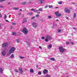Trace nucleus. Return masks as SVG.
Here are the masks:
<instances>
[{
	"mask_svg": "<svg viewBox=\"0 0 77 77\" xmlns=\"http://www.w3.org/2000/svg\"><path fill=\"white\" fill-rule=\"evenodd\" d=\"M33 14V13H32V12H30L29 13V14L30 15H32V14Z\"/></svg>",
	"mask_w": 77,
	"mask_h": 77,
	"instance_id": "ea45409f",
	"label": "nucleus"
},
{
	"mask_svg": "<svg viewBox=\"0 0 77 77\" xmlns=\"http://www.w3.org/2000/svg\"><path fill=\"white\" fill-rule=\"evenodd\" d=\"M42 39H45V37L44 36L42 37Z\"/></svg>",
	"mask_w": 77,
	"mask_h": 77,
	"instance_id": "c9c22d12",
	"label": "nucleus"
},
{
	"mask_svg": "<svg viewBox=\"0 0 77 77\" xmlns=\"http://www.w3.org/2000/svg\"><path fill=\"white\" fill-rule=\"evenodd\" d=\"M55 14L56 15V16H57L58 17H60V16H62V14H60L59 12V11H57L55 13Z\"/></svg>",
	"mask_w": 77,
	"mask_h": 77,
	"instance_id": "39448f33",
	"label": "nucleus"
},
{
	"mask_svg": "<svg viewBox=\"0 0 77 77\" xmlns=\"http://www.w3.org/2000/svg\"><path fill=\"white\" fill-rule=\"evenodd\" d=\"M17 43H19V42H20V41L19 40H17Z\"/></svg>",
	"mask_w": 77,
	"mask_h": 77,
	"instance_id": "e433bc0d",
	"label": "nucleus"
},
{
	"mask_svg": "<svg viewBox=\"0 0 77 77\" xmlns=\"http://www.w3.org/2000/svg\"><path fill=\"white\" fill-rule=\"evenodd\" d=\"M12 34L13 35H16L17 33L16 32H13Z\"/></svg>",
	"mask_w": 77,
	"mask_h": 77,
	"instance_id": "412c9836",
	"label": "nucleus"
},
{
	"mask_svg": "<svg viewBox=\"0 0 77 77\" xmlns=\"http://www.w3.org/2000/svg\"><path fill=\"white\" fill-rule=\"evenodd\" d=\"M9 4H11V2H9L8 3V5H9Z\"/></svg>",
	"mask_w": 77,
	"mask_h": 77,
	"instance_id": "bf43d9fd",
	"label": "nucleus"
},
{
	"mask_svg": "<svg viewBox=\"0 0 77 77\" xmlns=\"http://www.w3.org/2000/svg\"><path fill=\"white\" fill-rule=\"evenodd\" d=\"M4 50H7V49H6V48H4Z\"/></svg>",
	"mask_w": 77,
	"mask_h": 77,
	"instance_id": "e2e57ef3",
	"label": "nucleus"
},
{
	"mask_svg": "<svg viewBox=\"0 0 77 77\" xmlns=\"http://www.w3.org/2000/svg\"><path fill=\"white\" fill-rule=\"evenodd\" d=\"M45 37L46 38H47V39H50L51 40V39L52 38H51V36H50L49 35H46L45 36Z\"/></svg>",
	"mask_w": 77,
	"mask_h": 77,
	"instance_id": "6e6552de",
	"label": "nucleus"
},
{
	"mask_svg": "<svg viewBox=\"0 0 77 77\" xmlns=\"http://www.w3.org/2000/svg\"><path fill=\"white\" fill-rule=\"evenodd\" d=\"M58 3L59 5H61L62 4V2H58Z\"/></svg>",
	"mask_w": 77,
	"mask_h": 77,
	"instance_id": "c756f323",
	"label": "nucleus"
},
{
	"mask_svg": "<svg viewBox=\"0 0 77 77\" xmlns=\"http://www.w3.org/2000/svg\"><path fill=\"white\" fill-rule=\"evenodd\" d=\"M48 72V70L47 69H45L43 71V73L44 74H46Z\"/></svg>",
	"mask_w": 77,
	"mask_h": 77,
	"instance_id": "1a4fd4ad",
	"label": "nucleus"
},
{
	"mask_svg": "<svg viewBox=\"0 0 77 77\" xmlns=\"http://www.w3.org/2000/svg\"><path fill=\"white\" fill-rule=\"evenodd\" d=\"M73 29L75 30V29H76V28H75V27H73Z\"/></svg>",
	"mask_w": 77,
	"mask_h": 77,
	"instance_id": "864d4df0",
	"label": "nucleus"
},
{
	"mask_svg": "<svg viewBox=\"0 0 77 77\" xmlns=\"http://www.w3.org/2000/svg\"><path fill=\"white\" fill-rule=\"evenodd\" d=\"M39 17V14H37L35 16V17L36 18H37V17Z\"/></svg>",
	"mask_w": 77,
	"mask_h": 77,
	"instance_id": "7c9ffc66",
	"label": "nucleus"
},
{
	"mask_svg": "<svg viewBox=\"0 0 77 77\" xmlns=\"http://www.w3.org/2000/svg\"><path fill=\"white\" fill-rule=\"evenodd\" d=\"M18 70L20 72L21 74L23 72V69H22L21 68L19 69Z\"/></svg>",
	"mask_w": 77,
	"mask_h": 77,
	"instance_id": "9b49d317",
	"label": "nucleus"
},
{
	"mask_svg": "<svg viewBox=\"0 0 77 77\" xmlns=\"http://www.w3.org/2000/svg\"><path fill=\"white\" fill-rule=\"evenodd\" d=\"M5 21H6V22H8V23H9V21L8 20H6Z\"/></svg>",
	"mask_w": 77,
	"mask_h": 77,
	"instance_id": "a18cd8bd",
	"label": "nucleus"
},
{
	"mask_svg": "<svg viewBox=\"0 0 77 77\" xmlns=\"http://www.w3.org/2000/svg\"><path fill=\"white\" fill-rule=\"evenodd\" d=\"M15 71L16 72H18V70L16 69Z\"/></svg>",
	"mask_w": 77,
	"mask_h": 77,
	"instance_id": "473e14b6",
	"label": "nucleus"
},
{
	"mask_svg": "<svg viewBox=\"0 0 77 77\" xmlns=\"http://www.w3.org/2000/svg\"><path fill=\"white\" fill-rule=\"evenodd\" d=\"M7 46H8V43H5L2 45V47L4 48L7 47Z\"/></svg>",
	"mask_w": 77,
	"mask_h": 77,
	"instance_id": "423d86ee",
	"label": "nucleus"
},
{
	"mask_svg": "<svg viewBox=\"0 0 77 77\" xmlns=\"http://www.w3.org/2000/svg\"><path fill=\"white\" fill-rule=\"evenodd\" d=\"M2 55L3 56H5V55H6V52L5 51H3L2 52Z\"/></svg>",
	"mask_w": 77,
	"mask_h": 77,
	"instance_id": "9d476101",
	"label": "nucleus"
},
{
	"mask_svg": "<svg viewBox=\"0 0 77 77\" xmlns=\"http://www.w3.org/2000/svg\"><path fill=\"white\" fill-rule=\"evenodd\" d=\"M70 9H72V7H71L70 8Z\"/></svg>",
	"mask_w": 77,
	"mask_h": 77,
	"instance_id": "6e6d98bb",
	"label": "nucleus"
},
{
	"mask_svg": "<svg viewBox=\"0 0 77 77\" xmlns=\"http://www.w3.org/2000/svg\"><path fill=\"white\" fill-rule=\"evenodd\" d=\"M1 14H1V13H0V15H1Z\"/></svg>",
	"mask_w": 77,
	"mask_h": 77,
	"instance_id": "338daca9",
	"label": "nucleus"
},
{
	"mask_svg": "<svg viewBox=\"0 0 77 77\" xmlns=\"http://www.w3.org/2000/svg\"><path fill=\"white\" fill-rule=\"evenodd\" d=\"M32 3V1H29L28 2V4H30V3Z\"/></svg>",
	"mask_w": 77,
	"mask_h": 77,
	"instance_id": "72a5a7b5",
	"label": "nucleus"
},
{
	"mask_svg": "<svg viewBox=\"0 0 77 77\" xmlns=\"http://www.w3.org/2000/svg\"><path fill=\"white\" fill-rule=\"evenodd\" d=\"M76 17V13H74V16L73 17V18H75Z\"/></svg>",
	"mask_w": 77,
	"mask_h": 77,
	"instance_id": "bb28decb",
	"label": "nucleus"
},
{
	"mask_svg": "<svg viewBox=\"0 0 77 77\" xmlns=\"http://www.w3.org/2000/svg\"><path fill=\"white\" fill-rule=\"evenodd\" d=\"M38 74H40V75H41V74H42V73L40 71L38 72Z\"/></svg>",
	"mask_w": 77,
	"mask_h": 77,
	"instance_id": "cd10ccee",
	"label": "nucleus"
},
{
	"mask_svg": "<svg viewBox=\"0 0 77 77\" xmlns=\"http://www.w3.org/2000/svg\"><path fill=\"white\" fill-rule=\"evenodd\" d=\"M66 44L67 45H69V43L68 42H66Z\"/></svg>",
	"mask_w": 77,
	"mask_h": 77,
	"instance_id": "aec40b11",
	"label": "nucleus"
},
{
	"mask_svg": "<svg viewBox=\"0 0 77 77\" xmlns=\"http://www.w3.org/2000/svg\"><path fill=\"white\" fill-rule=\"evenodd\" d=\"M0 18H2V14L0 15Z\"/></svg>",
	"mask_w": 77,
	"mask_h": 77,
	"instance_id": "052dcab7",
	"label": "nucleus"
},
{
	"mask_svg": "<svg viewBox=\"0 0 77 77\" xmlns=\"http://www.w3.org/2000/svg\"><path fill=\"white\" fill-rule=\"evenodd\" d=\"M0 8H3V6H2V5H0Z\"/></svg>",
	"mask_w": 77,
	"mask_h": 77,
	"instance_id": "de8ad7c7",
	"label": "nucleus"
},
{
	"mask_svg": "<svg viewBox=\"0 0 77 77\" xmlns=\"http://www.w3.org/2000/svg\"><path fill=\"white\" fill-rule=\"evenodd\" d=\"M71 44H72V45H73V44H74V43L73 42H71Z\"/></svg>",
	"mask_w": 77,
	"mask_h": 77,
	"instance_id": "37998d69",
	"label": "nucleus"
},
{
	"mask_svg": "<svg viewBox=\"0 0 77 77\" xmlns=\"http://www.w3.org/2000/svg\"><path fill=\"white\" fill-rule=\"evenodd\" d=\"M2 28V26H1V24L0 23V29Z\"/></svg>",
	"mask_w": 77,
	"mask_h": 77,
	"instance_id": "4d7b16f0",
	"label": "nucleus"
},
{
	"mask_svg": "<svg viewBox=\"0 0 77 77\" xmlns=\"http://www.w3.org/2000/svg\"><path fill=\"white\" fill-rule=\"evenodd\" d=\"M14 54H12L10 57L11 58H14Z\"/></svg>",
	"mask_w": 77,
	"mask_h": 77,
	"instance_id": "ddd939ff",
	"label": "nucleus"
},
{
	"mask_svg": "<svg viewBox=\"0 0 77 77\" xmlns=\"http://www.w3.org/2000/svg\"><path fill=\"white\" fill-rule=\"evenodd\" d=\"M53 5H49V8H53Z\"/></svg>",
	"mask_w": 77,
	"mask_h": 77,
	"instance_id": "a878e982",
	"label": "nucleus"
},
{
	"mask_svg": "<svg viewBox=\"0 0 77 77\" xmlns=\"http://www.w3.org/2000/svg\"><path fill=\"white\" fill-rule=\"evenodd\" d=\"M45 42H48V39L47 38H45Z\"/></svg>",
	"mask_w": 77,
	"mask_h": 77,
	"instance_id": "b1692460",
	"label": "nucleus"
},
{
	"mask_svg": "<svg viewBox=\"0 0 77 77\" xmlns=\"http://www.w3.org/2000/svg\"><path fill=\"white\" fill-rule=\"evenodd\" d=\"M60 32H61V30L60 29H59L58 30V33H60Z\"/></svg>",
	"mask_w": 77,
	"mask_h": 77,
	"instance_id": "58836bf2",
	"label": "nucleus"
},
{
	"mask_svg": "<svg viewBox=\"0 0 77 77\" xmlns=\"http://www.w3.org/2000/svg\"><path fill=\"white\" fill-rule=\"evenodd\" d=\"M39 48H42V47H41V46H40V47H39Z\"/></svg>",
	"mask_w": 77,
	"mask_h": 77,
	"instance_id": "13d9d810",
	"label": "nucleus"
},
{
	"mask_svg": "<svg viewBox=\"0 0 77 77\" xmlns=\"http://www.w3.org/2000/svg\"><path fill=\"white\" fill-rule=\"evenodd\" d=\"M58 49L60 50V53H63V52H65V51H66L65 49H63V48L62 46L59 47Z\"/></svg>",
	"mask_w": 77,
	"mask_h": 77,
	"instance_id": "f257e3e1",
	"label": "nucleus"
},
{
	"mask_svg": "<svg viewBox=\"0 0 77 77\" xmlns=\"http://www.w3.org/2000/svg\"><path fill=\"white\" fill-rule=\"evenodd\" d=\"M37 13H38V14H40V12H38Z\"/></svg>",
	"mask_w": 77,
	"mask_h": 77,
	"instance_id": "603ef678",
	"label": "nucleus"
},
{
	"mask_svg": "<svg viewBox=\"0 0 77 77\" xmlns=\"http://www.w3.org/2000/svg\"><path fill=\"white\" fill-rule=\"evenodd\" d=\"M43 9H42L41 8H40L38 9V11H43Z\"/></svg>",
	"mask_w": 77,
	"mask_h": 77,
	"instance_id": "393cba45",
	"label": "nucleus"
},
{
	"mask_svg": "<svg viewBox=\"0 0 77 77\" xmlns=\"http://www.w3.org/2000/svg\"><path fill=\"white\" fill-rule=\"evenodd\" d=\"M26 4H27V2H24L22 3V4L23 5H26Z\"/></svg>",
	"mask_w": 77,
	"mask_h": 77,
	"instance_id": "2eb2a0df",
	"label": "nucleus"
},
{
	"mask_svg": "<svg viewBox=\"0 0 77 77\" xmlns=\"http://www.w3.org/2000/svg\"><path fill=\"white\" fill-rule=\"evenodd\" d=\"M0 11H1V9H0Z\"/></svg>",
	"mask_w": 77,
	"mask_h": 77,
	"instance_id": "774afa93",
	"label": "nucleus"
},
{
	"mask_svg": "<svg viewBox=\"0 0 77 77\" xmlns=\"http://www.w3.org/2000/svg\"><path fill=\"white\" fill-rule=\"evenodd\" d=\"M64 11L66 13H67V14H69L70 13V10H69L67 8H64Z\"/></svg>",
	"mask_w": 77,
	"mask_h": 77,
	"instance_id": "20e7f679",
	"label": "nucleus"
},
{
	"mask_svg": "<svg viewBox=\"0 0 77 77\" xmlns=\"http://www.w3.org/2000/svg\"><path fill=\"white\" fill-rule=\"evenodd\" d=\"M45 77H50V75H45Z\"/></svg>",
	"mask_w": 77,
	"mask_h": 77,
	"instance_id": "a211bd4d",
	"label": "nucleus"
},
{
	"mask_svg": "<svg viewBox=\"0 0 77 77\" xmlns=\"http://www.w3.org/2000/svg\"><path fill=\"white\" fill-rule=\"evenodd\" d=\"M5 0H0V2H4Z\"/></svg>",
	"mask_w": 77,
	"mask_h": 77,
	"instance_id": "4c0bfd02",
	"label": "nucleus"
},
{
	"mask_svg": "<svg viewBox=\"0 0 77 77\" xmlns=\"http://www.w3.org/2000/svg\"><path fill=\"white\" fill-rule=\"evenodd\" d=\"M6 18H7V16H6V15H5L4 16V19H6Z\"/></svg>",
	"mask_w": 77,
	"mask_h": 77,
	"instance_id": "5701e85b",
	"label": "nucleus"
},
{
	"mask_svg": "<svg viewBox=\"0 0 77 77\" xmlns=\"http://www.w3.org/2000/svg\"><path fill=\"white\" fill-rule=\"evenodd\" d=\"M48 18H50V19L51 18V16H48Z\"/></svg>",
	"mask_w": 77,
	"mask_h": 77,
	"instance_id": "79ce46f5",
	"label": "nucleus"
},
{
	"mask_svg": "<svg viewBox=\"0 0 77 77\" xmlns=\"http://www.w3.org/2000/svg\"><path fill=\"white\" fill-rule=\"evenodd\" d=\"M22 32L23 33H24L25 35H27L28 33V30L27 29V28L26 27H24V29H23Z\"/></svg>",
	"mask_w": 77,
	"mask_h": 77,
	"instance_id": "f03ea898",
	"label": "nucleus"
},
{
	"mask_svg": "<svg viewBox=\"0 0 77 77\" xmlns=\"http://www.w3.org/2000/svg\"><path fill=\"white\" fill-rule=\"evenodd\" d=\"M21 13H19L18 14V15H21Z\"/></svg>",
	"mask_w": 77,
	"mask_h": 77,
	"instance_id": "09e8293b",
	"label": "nucleus"
},
{
	"mask_svg": "<svg viewBox=\"0 0 77 77\" xmlns=\"http://www.w3.org/2000/svg\"><path fill=\"white\" fill-rule=\"evenodd\" d=\"M56 21H59V20L58 19H57L56 20Z\"/></svg>",
	"mask_w": 77,
	"mask_h": 77,
	"instance_id": "0e129e2a",
	"label": "nucleus"
},
{
	"mask_svg": "<svg viewBox=\"0 0 77 77\" xmlns=\"http://www.w3.org/2000/svg\"><path fill=\"white\" fill-rule=\"evenodd\" d=\"M55 9H57L58 8H59V7H55Z\"/></svg>",
	"mask_w": 77,
	"mask_h": 77,
	"instance_id": "3c124183",
	"label": "nucleus"
},
{
	"mask_svg": "<svg viewBox=\"0 0 77 77\" xmlns=\"http://www.w3.org/2000/svg\"><path fill=\"white\" fill-rule=\"evenodd\" d=\"M23 21L22 22V23H26V21H27V20H26V18H24L23 19Z\"/></svg>",
	"mask_w": 77,
	"mask_h": 77,
	"instance_id": "f8f14e48",
	"label": "nucleus"
},
{
	"mask_svg": "<svg viewBox=\"0 0 77 77\" xmlns=\"http://www.w3.org/2000/svg\"><path fill=\"white\" fill-rule=\"evenodd\" d=\"M32 26L34 28H36V27H37V26H38V25H37V23H36L33 22L32 23Z\"/></svg>",
	"mask_w": 77,
	"mask_h": 77,
	"instance_id": "0eeeda50",
	"label": "nucleus"
},
{
	"mask_svg": "<svg viewBox=\"0 0 77 77\" xmlns=\"http://www.w3.org/2000/svg\"><path fill=\"white\" fill-rule=\"evenodd\" d=\"M72 4H73V5H75V3H74V2H72Z\"/></svg>",
	"mask_w": 77,
	"mask_h": 77,
	"instance_id": "5fc2aeb1",
	"label": "nucleus"
},
{
	"mask_svg": "<svg viewBox=\"0 0 77 77\" xmlns=\"http://www.w3.org/2000/svg\"><path fill=\"white\" fill-rule=\"evenodd\" d=\"M52 47V45H49L48 46V48H51Z\"/></svg>",
	"mask_w": 77,
	"mask_h": 77,
	"instance_id": "f3484780",
	"label": "nucleus"
},
{
	"mask_svg": "<svg viewBox=\"0 0 77 77\" xmlns=\"http://www.w3.org/2000/svg\"><path fill=\"white\" fill-rule=\"evenodd\" d=\"M15 10H18V8H15Z\"/></svg>",
	"mask_w": 77,
	"mask_h": 77,
	"instance_id": "49530a36",
	"label": "nucleus"
},
{
	"mask_svg": "<svg viewBox=\"0 0 77 77\" xmlns=\"http://www.w3.org/2000/svg\"><path fill=\"white\" fill-rule=\"evenodd\" d=\"M30 72H33V69H31L30 70Z\"/></svg>",
	"mask_w": 77,
	"mask_h": 77,
	"instance_id": "6ab92c4d",
	"label": "nucleus"
},
{
	"mask_svg": "<svg viewBox=\"0 0 77 77\" xmlns=\"http://www.w3.org/2000/svg\"><path fill=\"white\" fill-rule=\"evenodd\" d=\"M3 71V69L2 68H0V72H1V73H2Z\"/></svg>",
	"mask_w": 77,
	"mask_h": 77,
	"instance_id": "4468645a",
	"label": "nucleus"
},
{
	"mask_svg": "<svg viewBox=\"0 0 77 77\" xmlns=\"http://www.w3.org/2000/svg\"><path fill=\"white\" fill-rule=\"evenodd\" d=\"M39 2V3L40 4H42V1H40Z\"/></svg>",
	"mask_w": 77,
	"mask_h": 77,
	"instance_id": "c85d7f7f",
	"label": "nucleus"
},
{
	"mask_svg": "<svg viewBox=\"0 0 77 77\" xmlns=\"http://www.w3.org/2000/svg\"><path fill=\"white\" fill-rule=\"evenodd\" d=\"M50 60H53V61H54V60H55L54 58H51Z\"/></svg>",
	"mask_w": 77,
	"mask_h": 77,
	"instance_id": "dca6fc26",
	"label": "nucleus"
},
{
	"mask_svg": "<svg viewBox=\"0 0 77 77\" xmlns=\"http://www.w3.org/2000/svg\"><path fill=\"white\" fill-rule=\"evenodd\" d=\"M35 18V17L34 16L33 17H32L31 18V19H34V18Z\"/></svg>",
	"mask_w": 77,
	"mask_h": 77,
	"instance_id": "a19ab883",
	"label": "nucleus"
},
{
	"mask_svg": "<svg viewBox=\"0 0 77 77\" xmlns=\"http://www.w3.org/2000/svg\"><path fill=\"white\" fill-rule=\"evenodd\" d=\"M20 11H22V9H20Z\"/></svg>",
	"mask_w": 77,
	"mask_h": 77,
	"instance_id": "680f3d73",
	"label": "nucleus"
},
{
	"mask_svg": "<svg viewBox=\"0 0 77 77\" xmlns=\"http://www.w3.org/2000/svg\"><path fill=\"white\" fill-rule=\"evenodd\" d=\"M38 10H34V12H38Z\"/></svg>",
	"mask_w": 77,
	"mask_h": 77,
	"instance_id": "2f4dec72",
	"label": "nucleus"
},
{
	"mask_svg": "<svg viewBox=\"0 0 77 77\" xmlns=\"http://www.w3.org/2000/svg\"><path fill=\"white\" fill-rule=\"evenodd\" d=\"M45 8H48V5H46L45 6Z\"/></svg>",
	"mask_w": 77,
	"mask_h": 77,
	"instance_id": "8fccbe9b",
	"label": "nucleus"
},
{
	"mask_svg": "<svg viewBox=\"0 0 77 77\" xmlns=\"http://www.w3.org/2000/svg\"><path fill=\"white\" fill-rule=\"evenodd\" d=\"M12 25H16V24H17V23H13L12 24Z\"/></svg>",
	"mask_w": 77,
	"mask_h": 77,
	"instance_id": "f704fd0d",
	"label": "nucleus"
},
{
	"mask_svg": "<svg viewBox=\"0 0 77 77\" xmlns=\"http://www.w3.org/2000/svg\"><path fill=\"white\" fill-rule=\"evenodd\" d=\"M31 11H34V9H33V8H32L31 9Z\"/></svg>",
	"mask_w": 77,
	"mask_h": 77,
	"instance_id": "c03bdc74",
	"label": "nucleus"
},
{
	"mask_svg": "<svg viewBox=\"0 0 77 77\" xmlns=\"http://www.w3.org/2000/svg\"><path fill=\"white\" fill-rule=\"evenodd\" d=\"M19 57L20 58V59H24L25 57H21V56H20Z\"/></svg>",
	"mask_w": 77,
	"mask_h": 77,
	"instance_id": "4be33fe9",
	"label": "nucleus"
},
{
	"mask_svg": "<svg viewBox=\"0 0 77 77\" xmlns=\"http://www.w3.org/2000/svg\"><path fill=\"white\" fill-rule=\"evenodd\" d=\"M68 17H66V19H68Z\"/></svg>",
	"mask_w": 77,
	"mask_h": 77,
	"instance_id": "69168bd1",
	"label": "nucleus"
},
{
	"mask_svg": "<svg viewBox=\"0 0 77 77\" xmlns=\"http://www.w3.org/2000/svg\"><path fill=\"white\" fill-rule=\"evenodd\" d=\"M15 48L14 47H12L11 48L9 51V54H12V53H14V51H15Z\"/></svg>",
	"mask_w": 77,
	"mask_h": 77,
	"instance_id": "7ed1b4c3",
	"label": "nucleus"
}]
</instances>
